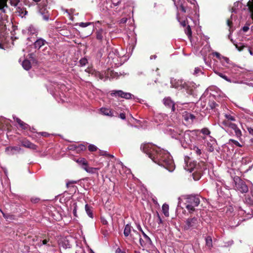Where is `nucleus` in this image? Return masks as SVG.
<instances>
[{
	"label": "nucleus",
	"mask_w": 253,
	"mask_h": 253,
	"mask_svg": "<svg viewBox=\"0 0 253 253\" xmlns=\"http://www.w3.org/2000/svg\"><path fill=\"white\" fill-rule=\"evenodd\" d=\"M38 134L45 137H47L49 136V134L46 132H38Z\"/></svg>",
	"instance_id": "5fc2aeb1"
},
{
	"label": "nucleus",
	"mask_w": 253,
	"mask_h": 253,
	"mask_svg": "<svg viewBox=\"0 0 253 253\" xmlns=\"http://www.w3.org/2000/svg\"><path fill=\"white\" fill-rule=\"evenodd\" d=\"M229 143H232L234 145H235L236 146L239 147H242L244 146L245 144V141L244 140V138H243V142H239L238 141L233 139H230L229 140Z\"/></svg>",
	"instance_id": "bb28decb"
},
{
	"label": "nucleus",
	"mask_w": 253,
	"mask_h": 253,
	"mask_svg": "<svg viewBox=\"0 0 253 253\" xmlns=\"http://www.w3.org/2000/svg\"><path fill=\"white\" fill-rule=\"evenodd\" d=\"M16 13H17L18 16L23 18L28 14V11L26 8L23 7L21 4H20L16 8Z\"/></svg>",
	"instance_id": "dca6fc26"
},
{
	"label": "nucleus",
	"mask_w": 253,
	"mask_h": 253,
	"mask_svg": "<svg viewBox=\"0 0 253 253\" xmlns=\"http://www.w3.org/2000/svg\"><path fill=\"white\" fill-rule=\"evenodd\" d=\"M27 130H29L31 132L37 133V134L38 133L36 131V129L34 127H31L30 126V128H28V129H27Z\"/></svg>",
	"instance_id": "680f3d73"
},
{
	"label": "nucleus",
	"mask_w": 253,
	"mask_h": 253,
	"mask_svg": "<svg viewBox=\"0 0 253 253\" xmlns=\"http://www.w3.org/2000/svg\"><path fill=\"white\" fill-rule=\"evenodd\" d=\"M115 253H126L125 251H122L120 248H118L116 250Z\"/></svg>",
	"instance_id": "774afa93"
},
{
	"label": "nucleus",
	"mask_w": 253,
	"mask_h": 253,
	"mask_svg": "<svg viewBox=\"0 0 253 253\" xmlns=\"http://www.w3.org/2000/svg\"><path fill=\"white\" fill-rule=\"evenodd\" d=\"M142 234L144 239H142L140 237L138 238L140 245L143 248H149L153 244L152 240L143 231H142Z\"/></svg>",
	"instance_id": "9d476101"
},
{
	"label": "nucleus",
	"mask_w": 253,
	"mask_h": 253,
	"mask_svg": "<svg viewBox=\"0 0 253 253\" xmlns=\"http://www.w3.org/2000/svg\"><path fill=\"white\" fill-rule=\"evenodd\" d=\"M1 213H2L3 216L6 220L10 219L12 220L14 219V215L12 214H10L8 213H4L1 210H0Z\"/></svg>",
	"instance_id": "c9c22d12"
},
{
	"label": "nucleus",
	"mask_w": 253,
	"mask_h": 253,
	"mask_svg": "<svg viewBox=\"0 0 253 253\" xmlns=\"http://www.w3.org/2000/svg\"><path fill=\"white\" fill-rule=\"evenodd\" d=\"M88 149L90 152H93L96 151L98 149V148L93 144H89L88 146Z\"/></svg>",
	"instance_id": "37998d69"
},
{
	"label": "nucleus",
	"mask_w": 253,
	"mask_h": 253,
	"mask_svg": "<svg viewBox=\"0 0 253 253\" xmlns=\"http://www.w3.org/2000/svg\"><path fill=\"white\" fill-rule=\"evenodd\" d=\"M185 33L189 38L192 36V31L190 26L188 25L185 29Z\"/></svg>",
	"instance_id": "a19ab883"
},
{
	"label": "nucleus",
	"mask_w": 253,
	"mask_h": 253,
	"mask_svg": "<svg viewBox=\"0 0 253 253\" xmlns=\"http://www.w3.org/2000/svg\"><path fill=\"white\" fill-rule=\"evenodd\" d=\"M79 26L81 27L84 28L90 25H91L90 22H81L79 24Z\"/></svg>",
	"instance_id": "8fccbe9b"
},
{
	"label": "nucleus",
	"mask_w": 253,
	"mask_h": 253,
	"mask_svg": "<svg viewBox=\"0 0 253 253\" xmlns=\"http://www.w3.org/2000/svg\"><path fill=\"white\" fill-rule=\"evenodd\" d=\"M200 197L198 195H191L187 197L185 204L186 208L190 212H192L195 210V208L200 204Z\"/></svg>",
	"instance_id": "f03ea898"
},
{
	"label": "nucleus",
	"mask_w": 253,
	"mask_h": 253,
	"mask_svg": "<svg viewBox=\"0 0 253 253\" xmlns=\"http://www.w3.org/2000/svg\"><path fill=\"white\" fill-rule=\"evenodd\" d=\"M220 62L222 65L226 68H229L230 67L231 63H230V60L227 57H222Z\"/></svg>",
	"instance_id": "5701e85b"
},
{
	"label": "nucleus",
	"mask_w": 253,
	"mask_h": 253,
	"mask_svg": "<svg viewBox=\"0 0 253 253\" xmlns=\"http://www.w3.org/2000/svg\"><path fill=\"white\" fill-rule=\"evenodd\" d=\"M225 119L221 122V126L224 128L229 126L230 124H234V122L236 120V117L234 114L230 113H225L224 115Z\"/></svg>",
	"instance_id": "423d86ee"
},
{
	"label": "nucleus",
	"mask_w": 253,
	"mask_h": 253,
	"mask_svg": "<svg viewBox=\"0 0 253 253\" xmlns=\"http://www.w3.org/2000/svg\"><path fill=\"white\" fill-rule=\"evenodd\" d=\"M233 181L235 184L236 189L242 193L248 192L249 188L245 182L241 179L240 177L235 176L233 178Z\"/></svg>",
	"instance_id": "39448f33"
},
{
	"label": "nucleus",
	"mask_w": 253,
	"mask_h": 253,
	"mask_svg": "<svg viewBox=\"0 0 253 253\" xmlns=\"http://www.w3.org/2000/svg\"><path fill=\"white\" fill-rule=\"evenodd\" d=\"M227 24L230 28L232 25V16H231V18L227 20Z\"/></svg>",
	"instance_id": "e2e57ef3"
},
{
	"label": "nucleus",
	"mask_w": 253,
	"mask_h": 253,
	"mask_svg": "<svg viewBox=\"0 0 253 253\" xmlns=\"http://www.w3.org/2000/svg\"><path fill=\"white\" fill-rule=\"evenodd\" d=\"M106 34V31L103 30L102 29H99L95 32L96 39L99 41L100 42H101L104 37L105 36Z\"/></svg>",
	"instance_id": "a211bd4d"
},
{
	"label": "nucleus",
	"mask_w": 253,
	"mask_h": 253,
	"mask_svg": "<svg viewBox=\"0 0 253 253\" xmlns=\"http://www.w3.org/2000/svg\"><path fill=\"white\" fill-rule=\"evenodd\" d=\"M11 6L16 7L19 6L20 0H9Z\"/></svg>",
	"instance_id": "49530a36"
},
{
	"label": "nucleus",
	"mask_w": 253,
	"mask_h": 253,
	"mask_svg": "<svg viewBox=\"0 0 253 253\" xmlns=\"http://www.w3.org/2000/svg\"><path fill=\"white\" fill-rule=\"evenodd\" d=\"M99 155H100V156H106L107 157H112V158L114 157V156L113 155L108 154L106 151H105L103 150H99Z\"/></svg>",
	"instance_id": "c03bdc74"
},
{
	"label": "nucleus",
	"mask_w": 253,
	"mask_h": 253,
	"mask_svg": "<svg viewBox=\"0 0 253 253\" xmlns=\"http://www.w3.org/2000/svg\"><path fill=\"white\" fill-rule=\"evenodd\" d=\"M48 44V42L42 38H37L34 42V47L35 49H40L42 46Z\"/></svg>",
	"instance_id": "4468645a"
},
{
	"label": "nucleus",
	"mask_w": 253,
	"mask_h": 253,
	"mask_svg": "<svg viewBox=\"0 0 253 253\" xmlns=\"http://www.w3.org/2000/svg\"><path fill=\"white\" fill-rule=\"evenodd\" d=\"M177 19L178 21V22L180 23V25L184 27H186L188 24V20L187 19H185L183 20H181V18L179 17L178 16H177Z\"/></svg>",
	"instance_id": "58836bf2"
},
{
	"label": "nucleus",
	"mask_w": 253,
	"mask_h": 253,
	"mask_svg": "<svg viewBox=\"0 0 253 253\" xmlns=\"http://www.w3.org/2000/svg\"><path fill=\"white\" fill-rule=\"evenodd\" d=\"M247 49L250 53V55L252 56H253V48H252L249 46H248Z\"/></svg>",
	"instance_id": "13d9d810"
},
{
	"label": "nucleus",
	"mask_w": 253,
	"mask_h": 253,
	"mask_svg": "<svg viewBox=\"0 0 253 253\" xmlns=\"http://www.w3.org/2000/svg\"><path fill=\"white\" fill-rule=\"evenodd\" d=\"M213 54L216 56V57H217L218 59H219L220 60H221V58L222 57H223L222 56H221L220 55V54L218 52H215L214 53H213Z\"/></svg>",
	"instance_id": "4d7b16f0"
},
{
	"label": "nucleus",
	"mask_w": 253,
	"mask_h": 253,
	"mask_svg": "<svg viewBox=\"0 0 253 253\" xmlns=\"http://www.w3.org/2000/svg\"><path fill=\"white\" fill-rule=\"evenodd\" d=\"M236 47L238 49V50L240 51L243 50L244 48H247L248 45H245L243 43H239V44H236Z\"/></svg>",
	"instance_id": "e433bc0d"
},
{
	"label": "nucleus",
	"mask_w": 253,
	"mask_h": 253,
	"mask_svg": "<svg viewBox=\"0 0 253 253\" xmlns=\"http://www.w3.org/2000/svg\"><path fill=\"white\" fill-rule=\"evenodd\" d=\"M46 0H42V2L39 4L38 7L39 11L40 13L42 15L43 19L46 21H47L49 18V14L46 8Z\"/></svg>",
	"instance_id": "0eeeda50"
},
{
	"label": "nucleus",
	"mask_w": 253,
	"mask_h": 253,
	"mask_svg": "<svg viewBox=\"0 0 253 253\" xmlns=\"http://www.w3.org/2000/svg\"><path fill=\"white\" fill-rule=\"evenodd\" d=\"M77 145L75 144H71L68 146V149L69 150L76 151Z\"/></svg>",
	"instance_id": "3c124183"
},
{
	"label": "nucleus",
	"mask_w": 253,
	"mask_h": 253,
	"mask_svg": "<svg viewBox=\"0 0 253 253\" xmlns=\"http://www.w3.org/2000/svg\"><path fill=\"white\" fill-rule=\"evenodd\" d=\"M169 206L167 204H164L162 206V211L164 215L168 217L169 215Z\"/></svg>",
	"instance_id": "473e14b6"
},
{
	"label": "nucleus",
	"mask_w": 253,
	"mask_h": 253,
	"mask_svg": "<svg viewBox=\"0 0 253 253\" xmlns=\"http://www.w3.org/2000/svg\"><path fill=\"white\" fill-rule=\"evenodd\" d=\"M75 161L81 166L82 169H84V167L88 164L87 161L84 158H80L78 159L75 160Z\"/></svg>",
	"instance_id": "4be33fe9"
},
{
	"label": "nucleus",
	"mask_w": 253,
	"mask_h": 253,
	"mask_svg": "<svg viewBox=\"0 0 253 253\" xmlns=\"http://www.w3.org/2000/svg\"><path fill=\"white\" fill-rule=\"evenodd\" d=\"M200 73H202L201 69L198 67L195 68L193 74L195 76H198Z\"/></svg>",
	"instance_id": "603ef678"
},
{
	"label": "nucleus",
	"mask_w": 253,
	"mask_h": 253,
	"mask_svg": "<svg viewBox=\"0 0 253 253\" xmlns=\"http://www.w3.org/2000/svg\"><path fill=\"white\" fill-rule=\"evenodd\" d=\"M85 210L88 216L93 218V214L92 212V208L88 204H86L85 206Z\"/></svg>",
	"instance_id": "7c9ffc66"
},
{
	"label": "nucleus",
	"mask_w": 253,
	"mask_h": 253,
	"mask_svg": "<svg viewBox=\"0 0 253 253\" xmlns=\"http://www.w3.org/2000/svg\"><path fill=\"white\" fill-rule=\"evenodd\" d=\"M87 172L93 174L96 173L97 175L98 174V170L99 169L98 168H92L88 166V164L85 167L84 169Z\"/></svg>",
	"instance_id": "aec40b11"
},
{
	"label": "nucleus",
	"mask_w": 253,
	"mask_h": 253,
	"mask_svg": "<svg viewBox=\"0 0 253 253\" xmlns=\"http://www.w3.org/2000/svg\"><path fill=\"white\" fill-rule=\"evenodd\" d=\"M20 142L22 146L32 150H36L38 147L36 145L32 143L26 138H24L20 140Z\"/></svg>",
	"instance_id": "ddd939ff"
},
{
	"label": "nucleus",
	"mask_w": 253,
	"mask_h": 253,
	"mask_svg": "<svg viewBox=\"0 0 253 253\" xmlns=\"http://www.w3.org/2000/svg\"><path fill=\"white\" fill-rule=\"evenodd\" d=\"M63 247L64 248H70V245L69 244V243L67 241H65V242L63 243Z\"/></svg>",
	"instance_id": "052dcab7"
},
{
	"label": "nucleus",
	"mask_w": 253,
	"mask_h": 253,
	"mask_svg": "<svg viewBox=\"0 0 253 253\" xmlns=\"http://www.w3.org/2000/svg\"><path fill=\"white\" fill-rule=\"evenodd\" d=\"M7 34L6 26L3 24L2 21L0 19V36H4Z\"/></svg>",
	"instance_id": "cd10ccee"
},
{
	"label": "nucleus",
	"mask_w": 253,
	"mask_h": 253,
	"mask_svg": "<svg viewBox=\"0 0 253 253\" xmlns=\"http://www.w3.org/2000/svg\"><path fill=\"white\" fill-rule=\"evenodd\" d=\"M247 129L248 130L249 133L250 135H252L253 136V127L251 126H247Z\"/></svg>",
	"instance_id": "6e6d98bb"
},
{
	"label": "nucleus",
	"mask_w": 253,
	"mask_h": 253,
	"mask_svg": "<svg viewBox=\"0 0 253 253\" xmlns=\"http://www.w3.org/2000/svg\"><path fill=\"white\" fill-rule=\"evenodd\" d=\"M8 0H0V10L3 13L5 12V8H7V2Z\"/></svg>",
	"instance_id": "c756f323"
},
{
	"label": "nucleus",
	"mask_w": 253,
	"mask_h": 253,
	"mask_svg": "<svg viewBox=\"0 0 253 253\" xmlns=\"http://www.w3.org/2000/svg\"><path fill=\"white\" fill-rule=\"evenodd\" d=\"M5 152L8 155H13L14 154L13 150L12 149L11 146L7 147L5 148Z\"/></svg>",
	"instance_id": "a18cd8bd"
},
{
	"label": "nucleus",
	"mask_w": 253,
	"mask_h": 253,
	"mask_svg": "<svg viewBox=\"0 0 253 253\" xmlns=\"http://www.w3.org/2000/svg\"><path fill=\"white\" fill-rule=\"evenodd\" d=\"M242 3L240 2L239 1H236L234 2L233 6L231 9V12L232 13H236L237 9L242 7Z\"/></svg>",
	"instance_id": "c85d7f7f"
},
{
	"label": "nucleus",
	"mask_w": 253,
	"mask_h": 253,
	"mask_svg": "<svg viewBox=\"0 0 253 253\" xmlns=\"http://www.w3.org/2000/svg\"><path fill=\"white\" fill-rule=\"evenodd\" d=\"M140 148L155 163L164 167L169 171H172L174 169L172 157L168 151L161 149L149 143L142 144Z\"/></svg>",
	"instance_id": "f257e3e1"
},
{
	"label": "nucleus",
	"mask_w": 253,
	"mask_h": 253,
	"mask_svg": "<svg viewBox=\"0 0 253 253\" xmlns=\"http://www.w3.org/2000/svg\"><path fill=\"white\" fill-rule=\"evenodd\" d=\"M180 83H181L180 86L182 88H185L186 90H187V92L188 94H191V95L193 94L194 91H193V89H189V85H188V84H187L185 82H183L182 81H180Z\"/></svg>",
	"instance_id": "b1692460"
},
{
	"label": "nucleus",
	"mask_w": 253,
	"mask_h": 253,
	"mask_svg": "<svg viewBox=\"0 0 253 253\" xmlns=\"http://www.w3.org/2000/svg\"><path fill=\"white\" fill-rule=\"evenodd\" d=\"M6 35H5L4 36H0V49H4L3 43L4 42L5 40H6Z\"/></svg>",
	"instance_id": "79ce46f5"
},
{
	"label": "nucleus",
	"mask_w": 253,
	"mask_h": 253,
	"mask_svg": "<svg viewBox=\"0 0 253 253\" xmlns=\"http://www.w3.org/2000/svg\"><path fill=\"white\" fill-rule=\"evenodd\" d=\"M13 118L14 120L18 124L19 127L23 130L28 129V128H30V126L22 121L20 119L16 117L15 116H13Z\"/></svg>",
	"instance_id": "2eb2a0df"
},
{
	"label": "nucleus",
	"mask_w": 253,
	"mask_h": 253,
	"mask_svg": "<svg viewBox=\"0 0 253 253\" xmlns=\"http://www.w3.org/2000/svg\"><path fill=\"white\" fill-rule=\"evenodd\" d=\"M28 34L30 36H36L38 35L39 30L33 25H30L27 28Z\"/></svg>",
	"instance_id": "f3484780"
},
{
	"label": "nucleus",
	"mask_w": 253,
	"mask_h": 253,
	"mask_svg": "<svg viewBox=\"0 0 253 253\" xmlns=\"http://www.w3.org/2000/svg\"><path fill=\"white\" fill-rule=\"evenodd\" d=\"M182 117L186 123L188 125L191 124L196 118L193 114L187 111H184L183 113Z\"/></svg>",
	"instance_id": "f8f14e48"
},
{
	"label": "nucleus",
	"mask_w": 253,
	"mask_h": 253,
	"mask_svg": "<svg viewBox=\"0 0 253 253\" xmlns=\"http://www.w3.org/2000/svg\"><path fill=\"white\" fill-rule=\"evenodd\" d=\"M51 242H49V239H44L42 240H41L37 244V246L41 247L42 245H45L47 247L51 246Z\"/></svg>",
	"instance_id": "412c9836"
},
{
	"label": "nucleus",
	"mask_w": 253,
	"mask_h": 253,
	"mask_svg": "<svg viewBox=\"0 0 253 253\" xmlns=\"http://www.w3.org/2000/svg\"><path fill=\"white\" fill-rule=\"evenodd\" d=\"M215 73L219 77L226 80V81L230 83L231 82V79L229 78L227 76H226L224 74L219 72H215Z\"/></svg>",
	"instance_id": "f704fd0d"
},
{
	"label": "nucleus",
	"mask_w": 253,
	"mask_h": 253,
	"mask_svg": "<svg viewBox=\"0 0 253 253\" xmlns=\"http://www.w3.org/2000/svg\"><path fill=\"white\" fill-rule=\"evenodd\" d=\"M180 10L183 12H186V7L183 5V4H181L180 5Z\"/></svg>",
	"instance_id": "0e129e2a"
},
{
	"label": "nucleus",
	"mask_w": 253,
	"mask_h": 253,
	"mask_svg": "<svg viewBox=\"0 0 253 253\" xmlns=\"http://www.w3.org/2000/svg\"><path fill=\"white\" fill-rule=\"evenodd\" d=\"M229 134L234 135L240 142H243V134L241 129L235 123L230 124L227 127L223 128Z\"/></svg>",
	"instance_id": "20e7f679"
},
{
	"label": "nucleus",
	"mask_w": 253,
	"mask_h": 253,
	"mask_svg": "<svg viewBox=\"0 0 253 253\" xmlns=\"http://www.w3.org/2000/svg\"><path fill=\"white\" fill-rule=\"evenodd\" d=\"M86 146L84 144H80L77 145L76 152L77 153H80L82 151H84L86 150Z\"/></svg>",
	"instance_id": "72a5a7b5"
},
{
	"label": "nucleus",
	"mask_w": 253,
	"mask_h": 253,
	"mask_svg": "<svg viewBox=\"0 0 253 253\" xmlns=\"http://www.w3.org/2000/svg\"><path fill=\"white\" fill-rule=\"evenodd\" d=\"M119 117L122 120H126V114L124 113H122L119 115Z\"/></svg>",
	"instance_id": "69168bd1"
},
{
	"label": "nucleus",
	"mask_w": 253,
	"mask_h": 253,
	"mask_svg": "<svg viewBox=\"0 0 253 253\" xmlns=\"http://www.w3.org/2000/svg\"><path fill=\"white\" fill-rule=\"evenodd\" d=\"M167 130L169 132V134L171 135V137L173 138H176L179 135V133L178 132V130L176 128H170L168 129Z\"/></svg>",
	"instance_id": "393cba45"
},
{
	"label": "nucleus",
	"mask_w": 253,
	"mask_h": 253,
	"mask_svg": "<svg viewBox=\"0 0 253 253\" xmlns=\"http://www.w3.org/2000/svg\"><path fill=\"white\" fill-rule=\"evenodd\" d=\"M100 112L103 115L105 116L111 117L115 116L114 112L109 108H101L100 109Z\"/></svg>",
	"instance_id": "6ab92c4d"
},
{
	"label": "nucleus",
	"mask_w": 253,
	"mask_h": 253,
	"mask_svg": "<svg viewBox=\"0 0 253 253\" xmlns=\"http://www.w3.org/2000/svg\"><path fill=\"white\" fill-rule=\"evenodd\" d=\"M163 103L167 108L170 109L172 112L175 111V103L170 97H165L163 99Z\"/></svg>",
	"instance_id": "9b49d317"
},
{
	"label": "nucleus",
	"mask_w": 253,
	"mask_h": 253,
	"mask_svg": "<svg viewBox=\"0 0 253 253\" xmlns=\"http://www.w3.org/2000/svg\"><path fill=\"white\" fill-rule=\"evenodd\" d=\"M247 6L250 12L251 13V16L253 19V2H252L250 1H248L247 3Z\"/></svg>",
	"instance_id": "ea45409f"
},
{
	"label": "nucleus",
	"mask_w": 253,
	"mask_h": 253,
	"mask_svg": "<svg viewBox=\"0 0 253 253\" xmlns=\"http://www.w3.org/2000/svg\"><path fill=\"white\" fill-rule=\"evenodd\" d=\"M22 66L23 68L26 70H29L31 68V62L28 60H24L22 62Z\"/></svg>",
	"instance_id": "2f4dec72"
},
{
	"label": "nucleus",
	"mask_w": 253,
	"mask_h": 253,
	"mask_svg": "<svg viewBox=\"0 0 253 253\" xmlns=\"http://www.w3.org/2000/svg\"><path fill=\"white\" fill-rule=\"evenodd\" d=\"M201 132L203 134L207 135H209L211 133L210 130L208 128H206V127L202 129Z\"/></svg>",
	"instance_id": "09e8293b"
},
{
	"label": "nucleus",
	"mask_w": 253,
	"mask_h": 253,
	"mask_svg": "<svg viewBox=\"0 0 253 253\" xmlns=\"http://www.w3.org/2000/svg\"><path fill=\"white\" fill-rule=\"evenodd\" d=\"M12 149L13 150L14 152V151L19 152L21 150V148L18 146H12Z\"/></svg>",
	"instance_id": "338daca9"
},
{
	"label": "nucleus",
	"mask_w": 253,
	"mask_h": 253,
	"mask_svg": "<svg viewBox=\"0 0 253 253\" xmlns=\"http://www.w3.org/2000/svg\"><path fill=\"white\" fill-rule=\"evenodd\" d=\"M77 181L74 180L68 181L66 182V186L67 188H69L71 184H76L77 183Z\"/></svg>",
	"instance_id": "864d4df0"
},
{
	"label": "nucleus",
	"mask_w": 253,
	"mask_h": 253,
	"mask_svg": "<svg viewBox=\"0 0 253 253\" xmlns=\"http://www.w3.org/2000/svg\"><path fill=\"white\" fill-rule=\"evenodd\" d=\"M205 241H206V245L209 249H211L212 247V237L211 236H207L205 238Z\"/></svg>",
	"instance_id": "a878e982"
},
{
	"label": "nucleus",
	"mask_w": 253,
	"mask_h": 253,
	"mask_svg": "<svg viewBox=\"0 0 253 253\" xmlns=\"http://www.w3.org/2000/svg\"><path fill=\"white\" fill-rule=\"evenodd\" d=\"M79 63L81 66H85L87 63V60L85 58H81L79 61Z\"/></svg>",
	"instance_id": "de8ad7c7"
},
{
	"label": "nucleus",
	"mask_w": 253,
	"mask_h": 253,
	"mask_svg": "<svg viewBox=\"0 0 253 253\" xmlns=\"http://www.w3.org/2000/svg\"><path fill=\"white\" fill-rule=\"evenodd\" d=\"M129 224H127L125 226L124 230V235L126 239L130 240L132 243H135L136 240L140 237V234L136 230L133 229Z\"/></svg>",
	"instance_id": "7ed1b4c3"
},
{
	"label": "nucleus",
	"mask_w": 253,
	"mask_h": 253,
	"mask_svg": "<svg viewBox=\"0 0 253 253\" xmlns=\"http://www.w3.org/2000/svg\"><path fill=\"white\" fill-rule=\"evenodd\" d=\"M198 223L199 222L197 217L188 218L185 221L184 229L185 230H188L191 229L197 228Z\"/></svg>",
	"instance_id": "6e6552de"
},
{
	"label": "nucleus",
	"mask_w": 253,
	"mask_h": 253,
	"mask_svg": "<svg viewBox=\"0 0 253 253\" xmlns=\"http://www.w3.org/2000/svg\"><path fill=\"white\" fill-rule=\"evenodd\" d=\"M31 201L33 203H37L40 201V199L39 198H32Z\"/></svg>",
	"instance_id": "bf43d9fd"
},
{
	"label": "nucleus",
	"mask_w": 253,
	"mask_h": 253,
	"mask_svg": "<svg viewBox=\"0 0 253 253\" xmlns=\"http://www.w3.org/2000/svg\"><path fill=\"white\" fill-rule=\"evenodd\" d=\"M110 95L115 97H120L126 99L131 98L133 95L129 92H125L122 90H112L110 93Z\"/></svg>",
	"instance_id": "1a4fd4ad"
},
{
	"label": "nucleus",
	"mask_w": 253,
	"mask_h": 253,
	"mask_svg": "<svg viewBox=\"0 0 253 253\" xmlns=\"http://www.w3.org/2000/svg\"><path fill=\"white\" fill-rule=\"evenodd\" d=\"M191 149L198 155L200 156L202 154L201 150L197 146H193Z\"/></svg>",
	"instance_id": "4c0bfd02"
}]
</instances>
